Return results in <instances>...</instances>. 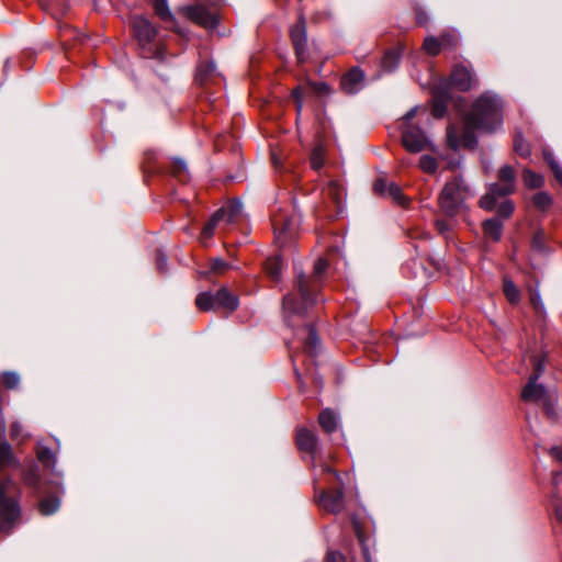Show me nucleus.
Listing matches in <instances>:
<instances>
[{"mask_svg":"<svg viewBox=\"0 0 562 562\" xmlns=\"http://www.w3.org/2000/svg\"><path fill=\"white\" fill-rule=\"evenodd\" d=\"M324 195L329 198L333 203L339 207L345 195L344 187L338 181L331 180L324 189Z\"/></svg>","mask_w":562,"mask_h":562,"instance_id":"21","label":"nucleus"},{"mask_svg":"<svg viewBox=\"0 0 562 562\" xmlns=\"http://www.w3.org/2000/svg\"><path fill=\"white\" fill-rule=\"evenodd\" d=\"M210 268L214 273H222L228 268V263L223 259L216 258L211 260Z\"/></svg>","mask_w":562,"mask_h":562,"instance_id":"46","label":"nucleus"},{"mask_svg":"<svg viewBox=\"0 0 562 562\" xmlns=\"http://www.w3.org/2000/svg\"><path fill=\"white\" fill-rule=\"evenodd\" d=\"M153 7L155 10V13L166 22L173 21V15L170 12L167 1L166 0H153Z\"/></svg>","mask_w":562,"mask_h":562,"instance_id":"32","label":"nucleus"},{"mask_svg":"<svg viewBox=\"0 0 562 562\" xmlns=\"http://www.w3.org/2000/svg\"><path fill=\"white\" fill-rule=\"evenodd\" d=\"M532 204L541 211H546L552 204V199L547 192H538L532 196Z\"/></svg>","mask_w":562,"mask_h":562,"instance_id":"39","label":"nucleus"},{"mask_svg":"<svg viewBox=\"0 0 562 562\" xmlns=\"http://www.w3.org/2000/svg\"><path fill=\"white\" fill-rule=\"evenodd\" d=\"M325 562H346L345 557L336 551L328 552Z\"/></svg>","mask_w":562,"mask_h":562,"instance_id":"49","label":"nucleus"},{"mask_svg":"<svg viewBox=\"0 0 562 562\" xmlns=\"http://www.w3.org/2000/svg\"><path fill=\"white\" fill-rule=\"evenodd\" d=\"M472 191L461 177H454L448 181L439 195L440 210L447 216H456L467 210V200L472 196Z\"/></svg>","mask_w":562,"mask_h":562,"instance_id":"3","label":"nucleus"},{"mask_svg":"<svg viewBox=\"0 0 562 562\" xmlns=\"http://www.w3.org/2000/svg\"><path fill=\"white\" fill-rule=\"evenodd\" d=\"M364 79L363 71L355 67L341 77L340 85L345 92L355 93Z\"/></svg>","mask_w":562,"mask_h":562,"instance_id":"18","label":"nucleus"},{"mask_svg":"<svg viewBox=\"0 0 562 562\" xmlns=\"http://www.w3.org/2000/svg\"><path fill=\"white\" fill-rule=\"evenodd\" d=\"M314 501L321 510L328 514H339L345 507L342 488H322L317 479L314 480Z\"/></svg>","mask_w":562,"mask_h":562,"instance_id":"7","label":"nucleus"},{"mask_svg":"<svg viewBox=\"0 0 562 562\" xmlns=\"http://www.w3.org/2000/svg\"><path fill=\"white\" fill-rule=\"evenodd\" d=\"M23 481L27 486H36L38 484L40 474L36 465H31L24 471Z\"/></svg>","mask_w":562,"mask_h":562,"instance_id":"40","label":"nucleus"},{"mask_svg":"<svg viewBox=\"0 0 562 562\" xmlns=\"http://www.w3.org/2000/svg\"><path fill=\"white\" fill-rule=\"evenodd\" d=\"M216 75V67L213 61L200 63L196 69L195 79L204 85L207 80L212 79Z\"/></svg>","mask_w":562,"mask_h":562,"instance_id":"26","label":"nucleus"},{"mask_svg":"<svg viewBox=\"0 0 562 562\" xmlns=\"http://www.w3.org/2000/svg\"><path fill=\"white\" fill-rule=\"evenodd\" d=\"M290 36L295 48L297 59L302 63L306 59V26L305 21L300 16L299 22L291 27Z\"/></svg>","mask_w":562,"mask_h":562,"instance_id":"15","label":"nucleus"},{"mask_svg":"<svg viewBox=\"0 0 562 562\" xmlns=\"http://www.w3.org/2000/svg\"><path fill=\"white\" fill-rule=\"evenodd\" d=\"M401 55H402V47L401 46L387 49L385 52L384 56L382 57L381 67L385 71L393 70L397 66V64L400 61V58H401Z\"/></svg>","mask_w":562,"mask_h":562,"instance_id":"24","label":"nucleus"},{"mask_svg":"<svg viewBox=\"0 0 562 562\" xmlns=\"http://www.w3.org/2000/svg\"><path fill=\"white\" fill-rule=\"evenodd\" d=\"M318 424L325 432H334L338 426L336 413L329 408L323 409L318 416Z\"/></svg>","mask_w":562,"mask_h":562,"instance_id":"20","label":"nucleus"},{"mask_svg":"<svg viewBox=\"0 0 562 562\" xmlns=\"http://www.w3.org/2000/svg\"><path fill=\"white\" fill-rule=\"evenodd\" d=\"M11 480H0V532L9 533L20 521L21 510L18 501L11 495Z\"/></svg>","mask_w":562,"mask_h":562,"instance_id":"5","label":"nucleus"},{"mask_svg":"<svg viewBox=\"0 0 562 562\" xmlns=\"http://www.w3.org/2000/svg\"><path fill=\"white\" fill-rule=\"evenodd\" d=\"M551 454L559 461L562 462V447L561 448H552L551 449Z\"/></svg>","mask_w":562,"mask_h":562,"instance_id":"55","label":"nucleus"},{"mask_svg":"<svg viewBox=\"0 0 562 562\" xmlns=\"http://www.w3.org/2000/svg\"><path fill=\"white\" fill-rule=\"evenodd\" d=\"M195 305L200 311L206 312L215 310L214 294L210 292H202L195 299Z\"/></svg>","mask_w":562,"mask_h":562,"instance_id":"31","label":"nucleus"},{"mask_svg":"<svg viewBox=\"0 0 562 562\" xmlns=\"http://www.w3.org/2000/svg\"><path fill=\"white\" fill-rule=\"evenodd\" d=\"M22 432V426L19 423H13L10 429V436L12 439H16Z\"/></svg>","mask_w":562,"mask_h":562,"instance_id":"52","label":"nucleus"},{"mask_svg":"<svg viewBox=\"0 0 562 562\" xmlns=\"http://www.w3.org/2000/svg\"><path fill=\"white\" fill-rule=\"evenodd\" d=\"M503 101L497 94L484 92L479 95L465 114L463 125L459 130L454 125L448 127L447 143L449 147L473 148L476 144L475 131L493 133L503 124Z\"/></svg>","mask_w":562,"mask_h":562,"instance_id":"1","label":"nucleus"},{"mask_svg":"<svg viewBox=\"0 0 562 562\" xmlns=\"http://www.w3.org/2000/svg\"><path fill=\"white\" fill-rule=\"evenodd\" d=\"M522 181H524L525 186L530 189L541 188L544 183V179L541 175L536 173L529 169L524 170Z\"/></svg>","mask_w":562,"mask_h":562,"instance_id":"30","label":"nucleus"},{"mask_svg":"<svg viewBox=\"0 0 562 562\" xmlns=\"http://www.w3.org/2000/svg\"><path fill=\"white\" fill-rule=\"evenodd\" d=\"M156 265L160 271H164L167 266V258L162 254H158L156 257Z\"/></svg>","mask_w":562,"mask_h":562,"instance_id":"53","label":"nucleus"},{"mask_svg":"<svg viewBox=\"0 0 562 562\" xmlns=\"http://www.w3.org/2000/svg\"><path fill=\"white\" fill-rule=\"evenodd\" d=\"M514 146H515V150L518 155H520L521 157H527L529 156L530 154V149L529 147L522 142V139L520 138H517L515 139V143H514Z\"/></svg>","mask_w":562,"mask_h":562,"instance_id":"47","label":"nucleus"},{"mask_svg":"<svg viewBox=\"0 0 562 562\" xmlns=\"http://www.w3.org/2000/svg\"><path fill=\"white\" fill-rule=\"evenodd\" d=\"M530 301H531V304L533 305V307H535L536 310H540V308H541V305H542V304H541V300H540V295H539V293H537V292H532V293L530 294Z\"/></svg>","mask_w":562,"mask_h":562,"instance_id":"54","label":"nucleus"},{"mask_svg":"<svg viewBox=\"0 0 562 562\" xmlns=\"http://www.w3.org/2000/svg\"><path fill=\"white\" fill-rule=\"evenodd\" d=\"M483 232L488 238L498 241L503 234V224L497 218L486 220L483 223Z\"/></svg>","mask_w":562,"mask_h":562,"instance_id":"25","label":"nucleus"},{"mask_svg":"<svg viewBox=\"0 0 562 562\" xmlns=\"http://www.w3.org/2000/svg\"><path fill=\"white\" fill-rule=\"evenodd\" d=\"M420 169L427 173H432L437 169V160L428 155H424L419 160Z\"/></svg>","mask_w":562,"mask_h":562,"instance_id":"43","label":"nucleus"},{"mask_svg":"<svg viewBox=\"0 0 562 562\" xmlns=\"http://www.w3.org/2000/svg\"><path fill=\"white\" fill-rule=\"evenodd\" d=\"M415 13H416V21L419 25H425L428 22L427 14L420 8H416Z\"/></svg>","mask_w":562,"mask_h":562,"instance_id":"50","label":"nucleus"},{"mask_svg":"<svg viewBox=\"0 0 562 562\" xmlns=\"http://www.w3.org/2000/svg\"><path fill=\"white\" fill-rule=\"evenodd\" d=\"M477 83L473 71L465 66H456L449 77V86L459 91H469Z\"/></svg>","mask_w":562,"mask_h":562,"instance_id":"13","label":"nucleus"},{"mask_svg":"<svg viewBox=\"0 0 562 562\" xmlns=\"http://www.w3.org/2000/svg\"><path fill=\"white\" fill-rule=\"evenodd\" d=\"M560 479H562V473H555L553 476V483L558 484Z\"/></svg>","mask_w":562,"mask_h":562,"instance_id":"59","label":"nucleus"},{"mask_svg":"<svg viewBox=\"0 0 562 562\" xmlns=\"http://www.w3.org/2000/svg\"><path fill=\"white\" fill-rule=\"evenodd\" d=\"M291 358H292V362H293V366H294V371H295V374H296V378H297V382L301 383L302 382V374L300 373V369L297 368V361L300 359V353L299 352H294V353H292Z\"/></svg>","mask_w":562,"mask_h":562,"instance_id":"51","label":"nucleus"},{"mask_svg":"<svg viewBox=\"0 0 562 562\" xmlns=\"http://www.w3.org/2000/svg\"><path fill=\"white\" fill-rule=\"evenodd\" d=\"M295 441L299 450L307 452L311 454V458L313 460V464L317 465V459H316V447H317V437L316 435L307 429V428H299L296 430Z\"/></svg>","mask_w":562,"mask_h":562,"instance_id":"16","label":"nucleus"},{"mask_svg":"<svg viewBox=\"0 0 562 562\" xmlns=\"http://www.w3.org/2000/svg\"><path fill=\"white\" fill-rule=\"evenodd\" d=\"M132 26L134 34L140 45L145 46L147 44H151L155 41L157 30L146 18L140 15L134 16L132 20Z\"/></svg>","mask_w":562,"mask_h":562,"instance_id":"14","label":"nucleus"},{"mask_svg":"<svg viewBox=\"0 0 562 562\" xmlns=\"http://www.w3.org/2000/svg\"><path fill=\"white\" fill-rule=\"evenodd\" d=\"M543 159L551 168L554 178L562 186V167L559 165V162L555 160L553 154L549 150L543 151Z\"/></svg>","mask_w":562,"mask_h":562,"instance_id":"34","label":"nucleus"},{"mask_svg":"<svg viewBox=\"0 0 562 562\" xmlns=\"http://www.w3.org/2000/svg\"><path fill=\"white\" fill-rule=\"evenodd\" d=\"M0 381L7 389L11 390L18 387L20 376L15 372H3L0 375Z\"/></svg>","mask_w":562,"mask_h":562,"instance_id":"42","label":"nucleus"},{"mask_svg":"<svg viewBox=\"0 0 562 562\" xmlns=\"http://www.w3.org/2000/svg\"><path fill=\"white\" fill-rule=\"evenodd\" d=\"M36 456L38 461L47 468H53L56 463V454L55 452L43 446L42 443H37L36 446Z\"/></svg>","mask_w":562,"mask_h":562,"instance_id":"28","label":"nucleus"},{"mask_svg":"<svg viewBox=\"0 0 562 562\" xmlns=\"http://www.w3.org/2000/svg\"><path fill=\"white\" fill-rule=\"evenodd\" d=\"M271 223L274 238L281 246L296 234L299 223L295 216L279 212L272 215Z\"/></svg>","mask_w":562,"mask_h":562,"instance_id":"9","label":"nucleus"},{"mask_svg":"<svg viewBox=\"0 0 562 562\" xmlns=\"http://www.w3.org/2000/svg\"><path fill=\"white\" fill-rule=\"evenodd\" d=\"M241 203L239 201H231L217 210L211 220L205 224L202 229L201 236L204 239L211 238L215 229L220 226H226L235 223L241 215Z\"/></svg>","mask_w":562,"mask_h":562,"instance_id":"6","label":"nucleus"},{"mask_svg":"<svg viewBox=\"0 0 562 562\" xmlns=\"http://www.w3.org/2000/svg\"><path fill=\"white\" fill-rule=\"evenodd\" d=\"M515 189L516 171L512 166L505 165L498 170V181L490 186L487 193L480 199L479 204L483 210L492 211L499 198L514 193Z\"/></svg>","mask_w":562,"mask_h":562,"instance_id":"4","label":"nucleus"},{"mask_svg":"<svg viewBox=\"0 0 562 562\" xmlns=\"http://www.w3.org/2000/svg\"><path fill=\"white\" fill-rule=\"evenodd\" d=\"M318 467L321 468L322 475H333L337 481L339 480V474L334 471L328 464L319 462Z\"/></svg>","mask_w":562,"mask_h":562,"instance_id":"48","label":"nucleus"},{"mask_svg":"<svg viewBox=\"0 0 562 562\" xmlns=\"http://www.w3.org/2000/svg\"><path fill=\"white\" fill-rule=\"evenodd\" d=\"M329 92V88L325 82L306 81L292 90V98L295 101L297 114L302 112L303 102L310 94H325Z\"/></svg>","mask_w":562,"mask_h":562,"instance_id":"12","label":"nucleus"},{"mask_svg":"<svg viewBox=\"0 0 562 562\" xmlns=\"http://www.w3.org/2000/svg\"><path fill=\"white\" fill-rule=\"evenodd\" d=\"M305 330L307 336L304 342V353L313 361L314 357L317 355L319 341L313 327L308 326Z\"/></svg>","mask_w":562,"mask_h":562,"instance_id":"23","label":"nucleus"},{"mask_svg":"<svg viewBox=\"0 0 562 562\" xmlns=\"http://www.w3.org/2000/svg\"><path fill=\"white\" fill-rule=\"evenodd\" d=\"M325 150L323 146L318 145L313 148L311 154V166L313 169L318 170L324 166Z\"/></svg>","mask_w":562,"mask_h":562,"instance_id":"37","label":"nucleus"},{"mask_svg":"<svg viewBox=\"0 0 562 562\" xmlns=\"http://www.w3.org/2000/svg\"><path fill=\"white\" fill-rule=\"evenodd\" d=\"M544 362L546 357L542 355H537L531 358V363L533 366V373L530 375L527 385L524 387L521 392V398L526 402H538L542 398L544 394V389L542 385L537 384V380L544 371Z\"/></svg>","mask_w":562,"mask_h":562,"instance_id":"8","label":"nucleus"},{"mask_svg":"<svg viewBox=\"0 0 562 562\" xmlns=\"http://www.w3.org/2000/svg\"><path fill=\"white\" fill-rule=\"evenodd\" d=\"M554 514L555 518L562 522V505L561 504H554Z\"/></svg>","mask_w":562,"mask_h":562,"instance_id":"56","label":"nucleus"},{"mask_svg":"<svg viewBox=\"0 0 562 562\" xmlns=\"http://www.w3.org/2000/svg\"><path fill=\"white\" fill-rule=\"evenodd\" d=\"M282 267L283 262L280 256L270 257L265 263V270L273 281H278L280 279Z\"/></svg>","mask_w":562,"mask_h":562,"instance_id":"27","label":"nucleus"},{"mask_svg":"<svg viewBox=\"0 0 562 562\" xmlns=\"http://www.w3.org/2000/svg\"><path fill=\"white\" fill-rule=\"evenodd\" d=\"M328 268V261L319 258L314 265L313 276L306 279L303 274L297 276V292L300 303L296 302L294 293H290L283 299V315L285 322L291 325L294 317H303L308 307L316 302V288L318 280Z\"/></svg>","mask_w":562,"mask_h":562,"instance_id":"2","label":"nucleus"},{"mask_svg":"<svg viewBox=\"0 0 562 562\" xmlns=\"http://www.w3.org/2000/svg\"><path fill=\"white\" fill-rule=\"evenodd\" d=\"M171 172L180 181H186L188 179L187 166L180 159H176V160L172 161Z\"/></svg>","mask_w":562,"mask_h":562,"instance_id":"41","label":"nucleus"},{"mask_svg":"<svg viewBox=\"0 0 562 562\" xmlns=\"http://www.w3.org/2000/svg\"><path fill=\"white\" fill-rule=\"evenodd\" d=\"M415 115V110H411L409 112L406 113V115L404 116V120L405 121H409L411 119H413Z\"/></svg>","mask_w":562,"mask_h":562,"instance_id":"58","label":"nucleus"},{"mask_svg":"<svg viewBox=\"0 0 562 562\" xmlns=\"http://www.w3.org/2000/svg\"><path fill=\"white\" fill-rule=\"evenodd\" d=\"M215 308H224L234 312L238 307V297L231 293L226 288L220 289L214 294Z\"/></svg>","mask_w":562,"mask_h":562,"instance_id":"19","label":"nucleus"},{"mask_svg":"<svg viewBox=\"0 0 562 562\" xmlns=\"http://www.w3.org/2000/svg\"><path fill=\"white\" fill-rule=\"evenodd\" d=\"M447 111V105L443 100H436L431 108V114L436 119L443 117Z\"/></svg>","mask_w":562,"mask_h":562,"instance_id":"45","label":"nucleus"},{"mask_svg":"<svg viewBox=\"0 0 562 562\" xmlns=\"http://www.w3.org/2000/svg\"><path fill=\"white\" fill-rule=\"evenodd\" d=\"M18 464L19 462L12 452L10 443L5 440L0 441V472Z\"/></svg>","mask_w":562,"mask_h":562,"instance_id":"22","label":"nucleus"},{"mask_svg":"<svg viewBox=\"0 0 562 562\" xmlns=\"http://www.w3.org/2000/svg\"><path fill=\"white\" fill-rule=\"evenodd\" d=\"M353 528H355L356 536L359 540V543L361 544L362 555H363L364 561L373 562L371 559L370 552H369V547L367 544L368 537L364 535L360 525L357 521L353 522Z\"/></svg>","mask_w":562,"mask_h":562,"instance_id":"35","label":"nucleus"},{"mask_svg":"<svg viewBox=\"0 0 562 562\" xmlns=\"http://www.w3.org/2000/svg\"><path fill=\"white\" fill-rule=\"evenodd\" d=\"M436 226L441 234H445V232L448 229L447 225L441 221H437Z\"/></svg>","mask_w":562,"mask_h":562,"instance_id":"57","label":"nucleus"},{"mask_svg":"<svg viewBox=\"0 0 562 562\" xmlns=\"http://www.w3.org/2000/svg\"><path fill=\"white\" fill-rule=\"evenodd\" d=\"M180 12L192 22L206 29L215 27L218 21L215 10L203 4L183 7Z\"/></svg>","mask_w":562,"mask_h":562,"instance_id":"10","label":"nucleus"},{"mask_svg":"<svg viewBox=\"0 0 562 562\" xmlns=\"http://www.w3.org/2000/svg\"><path fill=\"white\" fill-rule=\"evenodd\" d=\"M503 291L506 296V299L513 303L516 304L520 300V291L516 286V284L507 277L503 280Z\"/></svg>","mask_w":562,"mask_h":562,"instance_id":"29","label":"nucleus"},{"mask_svg":"<svg viewBox=\"0 0 562 562\" xmlns=\"http://www.w3.org/2000/svg\"><path fill=\"white\" fill-rule=\"evenodd\" d=\"M442 49H454L458 46L459 37L452 31H447L438 36Z\"/></svg>","mask_w":562,"mask_h":562,"instance_id":"33","label":"nucleus"},{"mask_svg":"<svg viewBox=\"0 0 562 562\" xmlns=\"http://www.w3.org/2000/svg\"><path fill=\"white\" fill-rule=\"evenodd\" d=\"M515 206L510 200H505L499 204L497 209V214L503 218H508L514 213Z\"/></svg>","mask_w":562,"mask_h":562,"instance_id":"44","label":"nucleus"},{"mask_svg":"<svg viewBox=\"0 0 562 562\" xmlns=\"http://www.w3.org/2000/svg\"><path fill=\"white\" fill-rule=\"evenodd\" d=\"M402 143L409 153H420L431 147L424 132L416 126H408L402 134Z\"/></svg>","mask_w":562,"mask_h":562,"instance_id":"11","label":"nucleus"},{"mask_svg":"<svg viewBox=\"0 0 562 562\" xmlns=\"http://www.w3.org/2000/svg\"><path fill=\"white\" fill-rule=\"evenodd\" d=\"M149 54H150V56H156L158 54V50L157 49L156 50H150Z\"/></svg>","mask_w":562,"mask_h":562,"instance_id":"60","label":"nucleus"},{"mask_svg":"<svg viewBox=\"0 0 562 562\" xmlns=\"http://www.w3.org/2000/svg\"><path fill=\"white\" fill-rule=\"evenodd\" d=\"M59 507V501L56 497H47L40 502L38 509L43 515H52Z\"/></svg>","mask_w":562,"mask_h":562,"instance_id":"36","label":"nucleus"},{"mask_svg":"<svg viewBox=\"0 0 562 562\" xmlns=\"http://www.w3.org/2000/svg\"><path fill=\"white\" fill-rule=\"evenodd\" d=\"M374 191L382 196L392 199L397 204L404 205L406 203L401 188L394 182H389L382 178L376 179L374 182Z\"/></svg>","mask_w":562,"mask_h":562,"instance_id":"17","label":"nucleus"},{"mask_svg":"<svg viewBox=\"0 0 562 562\" xmlns=\"http://www.w3.org/2000/svg\"><path fill=\"white\" fill-rule=\"evenodd\" d=\"M424 50L430 56H437L441 52V46L438 37L428 36L424 40Z\"/></svg>","mask_w":562,"mask_h":562,"instance_id":"38","label":"nucleus"}]
</instances>
